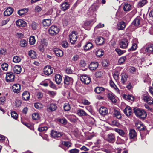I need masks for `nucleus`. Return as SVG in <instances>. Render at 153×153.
Returning a JSON list of instances; mask_svg holds the SVG:
<instances>
[{
  "label": "nucleus",
  "mask_w": 153,
  "mask_h": 153,
  "mask_svg": "<svg viewBox=\"0 0 153 153\" xmlns=\"http://www.w3.org/2000/svg\"><path fill=\"white\" fill-rule=\"evenodd\" d=\"M137 136V133L134 129L130 130L129 136L130 139H135Z\"/></svg>",
  "instance_id": "a211bd4d"
},
{
  "label": "nucleus",
  "mask_w": 153,
  "mask_h": 153,
  "mask_svg": "<svg viewBox=\"0 0 153 153\" xmlns=\"http://www.w3.org/2000/svg\"><path fill=\"white\" fill-rule=\"evenodd\" d=\"M57 108V106L55 104L51 103L47 106V111L50 112H52L55 111Z\"/></svg>",
  "instance_id": "ddd939ff"
},
{
  "label": "nucleus",
  "mask_w": 153,
  "mask_h": 153,
  "mask_svg": "<svg viewBox=\"0 0 153 153\" xmlns=\"http://www.w3.org/2000/svg\"><path fill=\"white\" fill-rule=\"evenodd\" d=\"M36 52L33 51H30L28 53V55L32 58L34 59L36 58Z\"/></svg>",
  "instance_id": "37998d69"
},
{
  "label": "nucleus",
  "mask_w": 153,
  "mask_h": 153,
  "mask_svg": "<svg viewBox=\"0 0 153 153\" xmlns=\"http://www.w3.org/2000/svg\"><path fill=\"white\" fill-rule=\"evenodd\" d=\"M126 25L123 21L118 22L117 24V28L119 30H123L125 28Z\"/></svg>",
  "instance_id": "f3484780"
},
{
  "label": "nucleus",
  "mask_w": 153,
  "mask_h": 153,
  "mask_svg": "<svg viewBox=\"0 0 153 153\" xmlns=\"http://www.w3.org/2000/svg\"><path fill=\"white\" fill-rule=\"evenodd\" d=\"M21 58L17 56H14L13 58V61L15 63H18L21 60Z\"/></svg>",
  "instance_id": "09e8293b"
},
{
  "label": "nucleus",
  "mask_w": 153,
  "mask_h": 153,
  "mask_svg": "<svg viewBox=\"0 0 153 153\" xmlns=\"http://www.w3.org/2000/svg\"><path fill=\"white\" fill-rule=\"evenodd\" d=\"M131 8V6L128 3H125L124 4L123 9L125 11H129Z\"/></svg>",
  "instance_id": "ea45409f"
},
{
  "label": "nucleus",
  "mask_w": 153,
  "mask_h": 153,
  "mask_svg": "<svg viewBox=\"0 0 153 153\" xmlns=\"http://www.w3.org/2000/svg\"><path fill=\"white\" fill-rule=\"evenodd\" d=\"M36 42V40L34 36H31L29 39V43L31 45H34Z\"/></svg>",
  "instance_id": "8fccbe9b"
},
{
  "label": "nucleus",
  "mask_w": 153,
  "mask_h": 153,
  "mask_svg": "<svg viewBox=\"0 0 153 153\" xmlns=\"http://www.w3.org/2000/svg\"><path fill=\"white\" fill-rule=\"evenodd\" d=\"M79 59V56L77 54H75L73 56L72 60V61L76 62Z\"/></svg>",
  "instance_id": "774afa93"
},
{
  "label": "nucleus",
  "mask_w": 153,
  "mask_h": 153,
  "mask_svg": "<svg viewBox=\"0 0 153 153\" xmlns=\"http://www.w3.org/2000/svg\"><path fill=\"white\" fill-rule=\"evenodd\" d=\"M104 40L103 38L102 37H97L95 40V42L98 45H100L104 42Z\"/></svg>",
  "instance_id": "c85d7f7f"
},
{
  "label": "nucleus",
  "mask_w": 153,
  "mask_h": 153,
  "mask_svg": "<svg viewBox=\"0 0 153 153\" xmlns=\"http://www.w3.org/2000/svg\"><path fill=\"white\" fill-rule=\"evenodd\" d=\"M108 98L113 102H116V100L115 98V97L113 94L111 93H108Z\"/></svg>",
  "instance_id": "a19ab883"
},
{
  "label": "nucleus",
  "mask_w": 153,
  "mask_h": 153,
  "mask_svg": "<svg viewBox=\"0 0 153 153\" xmlns=\"http://www.w3.org/2000/svg\"><path fill=\"white\" fill-rule=\"evenodd\" d=\"M39 43V49L40 51L43 52L44 51V48L47 46L48 42L46 39H43L41 40Z\"/></svg>",
  "instance_id": "7ed1b4c3"
},
{
  "label": "nucleus",
  "mask_w": 153,
  "mask_h": 153,
  "mask_svg": "<svg viewBox=\"0 0 153 153\" xmlns=\"http://www.w3.org/2000/svg\"><path fill=\"white\" fill-rule=\"evenodd\" d=\"M143 99L145 102L149 104H152L153 103L152 98L149 95L144 96Z\"/></svg>",
  "instance_id": "2eb2a0df"
},
{
  "label": "nucleus",
  "mask_w": 153,
  "mask_h": 153,
  "mask_svg": "<svg viewBox=\"0 0 153 153\" xmlns=\"http://www.w3.org/2000/svg\"><path fill=\"white\" fill-rule=\"evenodd\" d=\"M126 56H123L121 57H120L119 59L118 60V63L120 64H122L124 62L126 59Z\"/></svg>",
  "instance_id": "0e129e2a"
},
{
  "label": "nucleus",
  "mask_w": 153,
  "mask_h": 153,
  "mask_svg": "<svg viewBox=\"0 0 153 153\" xmlns=\"http://www.w3.org/2000/svg\"><path fill=\"white\" fill-rule=\"evenodd\" d=\"M34 106L36 108L38 109H41L43 107L42 104L39 102L35 103L34 105Z\"/></svg>",
  "instance_id": "864d4df0"
},
{
  "label": "nucleus",
  "mask_w": 153,
  "mask_h": 153,
  "mask_svg": "<svg viewBox=\"0 0 153 153\" xmlns=\"http://www.w3.org/2000/svg\"><path fill=\"white\" fill-rule=\"evenodd\" d=\"M105 91V88L103 87H97L95 89L94 91L97 94H100L104 92Z\"/></svg>",
  "instance_id": "2f4dec72"
},
{
  "label": "nucleus",
  "mask_w": 153,
  "mask_h": 153,
  "mask_svg": "<svg viewBox=\"0 0 153 153\" xmlns=\"http://www.w3.org/2000/svg\"><path fill=\"white\" fill-rule=\"evenodd\" d=\"M141 19V18L140 16H137L133 21L131 25L135 28L138 27L140 25V22Z\"/></svg>",
  "instance_id": "9b49d317"
},
{
  "label": "nucleus",
  "mask_w": 153,
  "mask_h": 153,
  "mask_svg": "<svg viewBox=\"0 0 153 153\" xmlns=\"http://www.w3.org/2000/svg\"><path fill=\"white\" fill-rule=\"evenodd\" d=\"M120 47L122 48H126L128 46L127 40L124 39L122 40L119 43Z\"/></svg>",
  "instance_id": "6ab92c4d"
},
{
  "label": "nucleus",
  "mask_w": 153,
  "mask_h": 153,
  "mask_svg": "<svg viewBox=\"0 0 153 153\" xmlns=\"http://www.w3.org/2000/svg\"><path fill=\"white\" fill-rule=\"evenodd\" d=\"M114 114L115 117L117 119H120L121 117V115L120 112L117 110H115L114 112Z\"/></svg>",
  "instance_id": "a18cd8bd"
},
{
  "label": "nucleus",
  "mask_w": 153,
  "mask_h": 153,
  "mask_svg": "<svg viewBox=\"0 0 153 153\" xmlns=\"http://www.w3.org/2000/svg\"><path fill=\"white\" fill-rule=\"evenodd\" d=\"M80 79L82 82L86 84H89L91 82V78L86 75L81 76Z\"/></svg>",
  "instance_id": "20e7f679"
},
{
  "label": "nucleus",
  "mask_w": 153,
  "mask_h": 153,
  "mask_svg": "<svg viewBox=\"0 0 153 153\" xmlns=\"http://www.w3.org/2000/svg\"><path fill=\"white\" fill-rule=\"evenodd\" d=\"M53 51L57 56H62L63 55V52L61 50L56 48H54Z\"/></svg>",
  "instance_id": "412c9836"
},
{
  "label": "nucleus",
  "mask_w": 153,
  "mask_h": 153,
  "mask_svg": "<svg viewBox=\"0 0 153 153\" xmlns=\"http://www.w3.org/2000/svg\"><path fill=\"white\" fill-rule=\"evenodd\" d=\"M11 116L13 119H16L18 118V115L15 111H13L11 112Z\"/></svg>",
  "instance_id": "e2e57ef3"
},
{
  "label": "nucleus",
  "mask_w": 153,
  "mask_h": 153,
  "mask_svg": "<svg viewBox=\"0 0 153 153\" xmlns=\"http://www.w3.org/2000/svg\"><path fill=\"white\" fill-rule=\"evenodd\" d=\"M53 69L49 65L45 66L44 68L43 71L44 74L49 76L53 73Z\"/></svg>",
  "instance_id": "423d86ee"
},
{
  "label": "nucleus",
  "mask_w": 153,
  "mask_h": 153,
  "mask_svg": "<svg viewBox=\"0 0 153 153\" xmlns=\"http://www.w3.org/2000/svg\"><path fill=\"white\" fill-rule=\"evenodd\" d=\"M119 74V73L117 71H115L114 73L113 74L114 78L116 81L118 80Z\"/></svg>",
  "instance_id": "4d7b16f0"
},
{
  "label": "nucleus",
  "mask_w": 153,
  "mask_h": 153,
  "mask_svg": "<svg viewBox=\"0 0 153 153\" xmlns=\"http://www.w3.org/2000/svg\"><path fill=\"white\" fill-rule=\"evenodd\" d=\"M22 98L25 100H27L29 99L30 94L27 91H24L22 94Z\"/></svg>",
  "instance_id": "7c9ffc66"
},
{
  "label": "nucleus",
  "mask_w": 153,
  "mask_h": 153,
  "mask_svg": "<svg viewBox=\"0 0 153 153\" xmlns=\"http://www.w3.org/2000/svg\"><path fill=\"white\" fill-rule=\"evenodd\" d=\"M21 89V86L19 84H15L13 85L12 89L13 92L18 93L19 92Z\"/></svg>",
  "instance_id": "5701e85b"
},
{
  "label": "nucleus",
  "mask_w": 153,
  "mask_h": 153,
  "mask_svg": "<svg viewBox=\"0 0 153 153\" xmlns=\"http://www.w3.org/2000/svg\"><path fill=\"white\" fill-rule=\"evenodd\" d=\"M134 112L137 117L141 119H144L147 116V114L144 110L137 108L134 109Z\"/></svg>",
  "instance_id": "f257e3e1"
},
{
  "label": "nucleus",
  "mask_w": 153,
  "mask_h": 153,
  "mask_svg": "<svg viewBox=\"0 0 153 153\" xmlns=\"http://www.w3.org/2000/svg\"><path fill=\"white\" fill-rule=\"evenodd\" d=\"M96 54L97 57H101L103 55L104 52L101 49H99L96 51Z\"/></svg>",
  "instance_id": "79ce46f5"
},
{
  "label": "nucleus",
  "mask_w": 153,
  "mask_h": 153,
  "mask_svg": "<svg viewBox=\"0 0 153 153\" xmlns=\"http://www.w3.org/2000/svg\"><path fill=\"white\" fill-rule=\"evenodd\" d=\"M100 113L102 115H107L108 113V110L107 108L104 107H101L99 110Z\"/></svg>",
  "instance_id": "aec40b11"
},
{
  "label": "nucleus",
  "mask_w": 153,
  "mask_h": 153,
  "mask_svg": "<svg viewBox=\"0 0 153 153\" xmlns=\"http://www.w3.org/2000/svg\"><path fill=\"white\" fill-rule=\"evenodd\" d=\"M30 26L33 30H35L38 27V24L35 22H33L30 25Z\"/></svg>",
  "instance_id": "3c124183"
},
{
  "label": "nucleus",
  "mask_w": 153,
  "mask_h": 153,
  "mask_svg": "<svg viewBox=\"0 0 153 153\" xmlns=\"http://www.w3.org/2000/svg\"><path fill=\"white\" fill-rule=\"evenodd\" d=\"M63 134V133L62 132L53 130H52L51 132V137L56 139L60 137Z\"/></svg>",
  "instance_id": "9d476101"
},
{
  "label": "nucleus",
  "mask_w": 153,
  "mask_h": 153,
  "mask_svg": "<svg viewBox=\"0 0 153 153\" xmlns=\"http://www.w3.org/2000/svg\"><path fill=\"white\" fill-rule=\"evenodd\" d=\"M106 140L107 141L110 143H114L115 140L114 135L112 133H110L108 134L107 136Z\"/></svg>",
  "instance_id": "1a4fd4ad"
},
{
  "label": "nucleus",
  "mask_w": 153,
  "mask_h": 153,
  "mask_svg": "<svg viewBox=\"0 0 153 153\" xmlns=\"http://www.w3.org/2000/svg\"><path fill=\"white\" fill-rule=\"evenodd\" d=\"M5 102V97L4 96L1 97H0V104L3 105Z\"/></svg>",
  "instance_id": "69168bd1"
},
{
  "label": "nucleus",
  "mask_w": 153,
  "mask_h": 153,
  "mask_svg": "<svg viewBox=\"0 0 153 153\" xmlns=\"http://www.w3.org/2000/svg\"><path fill=\"white\" fill-rule=\"evenodd\" d=\"M114 130L115 132L118 133L120 135L124 137V139L125 140H127L126 134L123 130L118 128H115L114 129Z\"/></svg>",
  "instance_id": "dca6fc26"
},
{
  "label": "nucleus",
  "mask_w": 153,
  "mask_h": 153,
  "mask_svg": "<svg viewBox=\"0 0 153 153\" xmlns=\"http://www.w3.org/2000/svg\"><path fill=\"white\" fill-rule=\"evenodd\" d=\"M28 9L27 8H24L19 10L18 12V14L20 16H22L25 13H27Z\"/></svg>",
  "instance_id": "c9c22d12"
},
{
  "label": "nucleus",
  "mask_w": 153,
  "mask_h": 153,
  "mask_svg": "<svg viewBox=\"0 0 153 153\" xmlns=\"http://www.w3.org/2000/svg\"><path fill=\"white\" fill-rule=\"evenodd\" d=\"M115 51L119 55H121L124 53L125 52V51L121 50L120 49L116 48L115 49Z\"/></svg>",
  "instance_id": "bf43d9fd"
},
{
  "label": "nucleus",
  "mask_w": 153,
  "mask_h": 153,
  "mask_svg": "<svg viewBox=\"0 0 153 153\" xmlns=\"http://www.w3.org/2000/svg\"><path fill=\"white\" fill-rule=\"evenodd\" d=\"M22 68L19 65H16L13 68L14 72L16 74H19L21 71Z\"/></svg>",
  "instance_id": "bb28decb"
},
{
  "label": "nucleus",
  "mask_w": 153,
  "mask_h": 153,
  "mask_svg": "<svg viewBox=\"0 0 153 153\" xmlns=\"http://www.w3.org/2000/svg\"><path fill=\"white\" fill-rule=\"evenodd\" d=\"M13 9L12 8L9 7L7 8L4 13V14L5 16H8L10 15L13 12Z\"/></svg>",
  "instance_id": "cd10ccee"
},
{
  "label": "nucleus",
  "mask_w": 153,
  "mask_h": 153,
  "mask_svg": "<svg viewBox=\"0 0 153 153\" xmlns=\"http://www.w3.org/2000/svg\"><path fill=\"white\" fill-rule=\"evenodd\" d=\"M98 63L96 62H93L89 65V68L91 70H95L98 67Z\"/></svg>",
  "instance_id": "b1692460"
},
{
  "label": "nucleus",
  "mask_w": 153,
  "mask_h": 153,
  "mask_svg": "<svg viewBox=\"0 0 153 153\" xmlns=\"http://www.w3.org/2000/svg\"><path fill=\"white\" fill-rule=\"evenodd\" d=\"M98 6L97 5H93L91 6L90 10L92 12H94L98 8Z\"/></svg>",
  "instance_id": "6e6d98bb"
},
{
  "label": "nucleus",
  "mask_w": 153,
  "mask_h": 153,
  "mask_svg": "<svg viewBox=\"0 0 153 153\" xmlns=\"http://www.w3.org/2000/svg\"><path fill=\"white\" fill-rule=\"evenodd\" d=\"M55 81L58 84H59L62 80V76L59 74H56L55 76Z\"/></svg>",
  "instance_id": "72a5a7b5"
},
{
  "label": "nucleus",
  "mask_w": 153,
  "mask_h": 153,
  "mask_svg": "<svg viewBox=\"0 0 153 153\" xmlns=\"http://www.w3.org/2000/svg\"><path fill=\"white\" fill-rule=\"evenodd\" d=\"M65 117L68 119H69L71 121L74 122L75 120L74 118L75 116L74 115L66 114Z\"/></svg>",
  "instance_id": "c03bdc74"
},
{
  "label": "nucleus",
  "mask_w": 153,
  "mask_h": 153,
  "mask_svg": "<svg viewBox=\"0 0 153 153\" xmlns=\"http://www.w3.org/2000/svg\"><path fill=\"white\" fill-rule=\"evenodd\" d=\"M147 1L146 0H141L139 1L137 4V7L140 8L146 4Z\"/></svg>",
  "instance_id": "58836bf2"
},
{
  "label": "nucleus",
  "mask_w": 153,
  "mask_h": 153,
  "mask_svg": "<svg viewBox=\"0 0 153 153\" xmlns=\"http://www.w3.org/2000/svg\"><path fill=\"white\" fill-rule=\"evenodd\" d=\"M93 45L90 42H87L84 46V49L85 50H88L92 48Z\"/></svg>",
  "instance_id": "4c0bfd02"
},
{
  "label": "nucleus",
  "mask_w": 153,
  "mask_h": 153,
  "mask_svg": "<svg viewBox=\"0 0 153 153\" xmlns=\"http://www.w3.org/2000/svg\"><path fill=\"white\" fill-rule=\"evenodd\" d=\"M69 19V17L68 16H66L63 19V23L66 26L68 24Z\"/></svg>",
  "instance_id": "680f3d73"
},
{
  "label": "nucleus",
  "mask_w": 153,
  "mask_h": 153,
  "mask_svg": "<svg viewBox=\"0 0 153 153\" xmlns=\"http://www.w3.org/2000/svg\"><path fill=\"white\" fill-rule=\"evenodd\" d=\"M15 75L12 72L7 73L6 74V80L7 82H13L14 81Z\"/></svg>",
  "instance_id": "39448f33"
},
{
  "label": "nucleus",
  "mask_w": 153,
  "mask_h": 153,
  "mask_svg": "<svg viewBox=\"0 0 153 153\" xmlns=\"http://www.w3.org/2000/svg\"><path fill=\"white\" fill-rule=\"evenodd\" d=\"M32 118L35 120H38L40 119V116L38 113H34L32 115Z\"/></svg>",
  "instance_id": "49530a36"
},
{
  "label": "nucleus",
  "mask_w": 153,
  "mask_h": 153,
  "mask_svg": "<svg viewBox=\"0 0 153 153\" xmlns=\"http://www.w3.org/2000/svg\"><path fill=\"white\" fill-rule=\"evenodd\" d=\"M27 42L25 40H22L20 42V45L22 47H25L27 45Z\"/></svg>",
  "instance_id": "052dcab7"
},
{
  "label": "nucleus",
  "mask_w": 153,
  "mask_h": 153,
  "mask_svg": "<svg viewBox=\"0 0 153 153\" xmlns=\"http://www.w3.org/2000/svg\"><path fill=\"white\" fill-rule=\"evenodd\" d=\"M8 66L7 64L4 63L1 65V68L3 70L7 71L8 69Z\"/></svg>",
  "instance_id": "5fc2aeb1"
},
{
  "label": "nucleus",
  "mask_w": 153,
  "mask_h": 153,
  "mask_svg": "<svg viewBox=\"0 0 153 153\" xmlns=\"http://www.w3.org/2000/svg\"><path fill=\"white\" fill-rule=\"evenodd\" d=\"M51 21L50 19H44L42 22L43 25L45 27H48L51 24Z\"/></svg>",
  "instance_id": "473e14b6"
},
{
  "label": "nucleus",
  "mask_w": 153,
  "mask_h": 153,
  "mask_svg": "<svg viewBox=\"0 0 153 153\" xmlns=\"http://www.w3.org/2000/svg\"><path fill=\"white\" fill-rule=\"evenodd\" d=\"M123 98L127 100H133L134 99V97L133 96L125 94L123 95Z\"/></svg>",
  "instance_id": "e433bc0d"
},
{
  "label": "nucleus",
  "mask_w": 153,
  "mask_h": 153,
  "mask_svg": "<svg viewBox=\"0 0 153 153\" xmlns=\"http://www.w3.org/2000/svg\"><path fill=\"white\" fill-rule=\"evenodd\" d=\"M73 79L72 78L67 76H65L64 79V84L65 85H72L73 82Z\"/></svg>",
  "instance_id": "0eeeda50"
},
{
  "label": "nucleus",
  "mask_w": 153,
  "mask_h": 153,
  "mask_svg": "<svg viewBox=\"0 0 153 153\" xmlns=\"http://www.w3.org/2000/svg\"><path fill=\"white\" fill-rule=\"evenodd\" d=\"M135 126L137 129L140 131L143 130L145 129V126L140 121H136L135 123Z\"/></svg>",
  "instance_id": "f8f14e48"
},
{
  "label": "nucleus",
  "mask_w": 153,
  "mask_h": 153,
  "mask_svg": "<svg viewBox=\"0 0 153 153\" xmlns=\"http://www.w3.org/2000/svg\"><path fill=\"white\" fill-rule=\"evenodd\" d=\"M69 38L70 42L72 44L75 43L77 38L76 32L75 31H73L72 34L69 35Z\"/></svg>",
  "instance_id": "6e6552de"
},
{
  "label": "nucleus",
  "mask_w": 153,
  "mask_h": 153,
  "mask_svg": "<svg viewBox=\"0 0 153 153\" xmlns=\"http://www.w3.org/2000/svg\"><path fill=\"white\" fill-rule=\"evenodd\" d=\"M70 4L68 2H64L62 3L60 5V8L62 11H65L69 8Z\"/></svg>",
  "instance_id": "4468645a"
},
{
  "label": "nucleus",
  "mask_w": 153,
  "mask_h": 153,
  "mask_svg": "<svg viewBox=\"0 0 153 153\" xmlns=\"http://www.w3.org/2000/svg\"><path fill=\"white\" fill-rule=\"evenodd\" d=\"M124 140V139H122L120 137H117L116 143L117 144H121L123 143Z\"/></svg>",
  "instance_id": "13d9d810"
},
{
  "label": "nucleus",
  "mask_w": 153,
  "mask_h": 153,
  "mask_svg": "<svg viewBox=\"0 0 153 153\" xmlns=\"http://www.w3.org/2000/svg\"><path fill=\"white\" fill-rule=\"evenodd\" d=\"M57 121L64 125H66L67 123V121L65 118H63L62 119L58 118L57 119Z\"/></svg>",
  "instance_id": "de8ad7c7"
},
{
  "label": "nucleus",
  "mask_w": 153,
  "mask_h": 153,
  "mask_svg": "<svg viewBox=\"0 0 153 153\" xmlns=\"http://www.w3.org/2000/svg\"><path fill=\"white\" fill-rule=\"evenodd\" d=\"M128 75L125 73H123L121 74V82L122 84H124L126 82Z\"/></svg>",
  "instance_id": "393cba45"
},
{
  "label": "nucleus",
  "mask_w": 153,
  "mask_h": 153,
  "mask_svg": "<svg viewBox=\"0 0 153 153\" xmlns=\"http://www.w3.org/2000/svg\"><path fill=\"white\" fill-rule=\"evenodd\" d=\"M124 113L127 116L131 115L132 111L130 107H127L123 110Z\"/></svg>",
  "instance_id": "c756f323"
},
{
  "label": "nucleus",
  "mask_w": 153,
  "mask_h": 153,
  "mask_svg": "<svg viewBox=\"0 0 153 153\" xmlns=\"http://www.w3.org/2000/svg\"><path fill=\"white\" fill-rule=\"evenodd\" d=\"M16 25L20 27H24L26 25L25 22L21 19H19L16 22Z\"/></svg>",
  "instance_id": "a878e982"
},
{
  "label": "nucleus",
  "mask_w": 153,
  "mask_h": 153,
  "mask_svg": "<svg viewBox=\"0 0 153 153\" xmlns=\"http://www.w3.org/2000/svg\"><path fill=\"white\" fill-rule=\"evenodd\" d=\"M63 108L64 110L66 111H69L71 108L70 105L68 103H65Z\"/></svg>",
  "instance_id": "603ef678"
},
{
  "label": "nucleus",
  "mask_w": 153,
  "mask_h": 153,
  "mask_svg": "<svg viewBox=\"0 0 153 153\" xmlns=\"http://www.w3.org/2000/svg\"><path fill=\"white\" fill-rule=\"evenodd\" d=\"M77 114L79 116H86L87 115V114L86 112L83 109H79L77 111Z\"/></svg>",
  "instance_id": "f704fd0d"
},
{
  "label": "nucleus",
  "mask_w": 153,
  "mask_h": 153,
  "mask_svg": "<svg viewBox=\"0 0 153 153\" xmlns=\"http://www.w3.org/2000/svg\"><path fill=\"white\" fill-rule=\"evenodd\" d=\"M145 51L148 54H153V44L150 45L146 47Z\"/></svg>",
  "instance_id": "4be33fe9"
},
{
  "label": "nucleus",
  "mask_w": 153,
  "mask_h": 153,
  "mask_svg": "<svg viewBox=\"0 0 153 153\" xmlns=\"http://www.w3.org/2000/svg\"><path fill=\"white\" fill-rule=\"evenodd\" d=\"M137 45L135 43L133 44L132 45L131 48L128 50V51H133L135 50L137 48Z\"/></svg>",
  "instance_id": "338daca9"
},
{
  "label": "nucleus",
  "mask_w": 153,
  "mask_h": 153,
  "mask_svg": "<svg viewBox=\"0 0 153 153\" xmlns=\"http://www.w3.org/2000/svg\"><path fill=\"white\" fill-rule=\"evenodd\" d=\"M59 28L57 26L55 25H52L48 30L49 33L51 36L56 35L59 32Z\"/></svg>",
  "instance_id": "f03ea898"
}]
</instances>
